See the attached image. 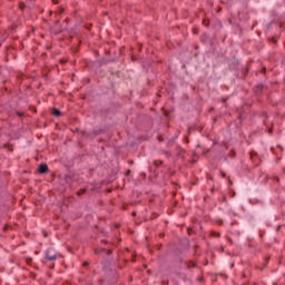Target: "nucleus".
<instances>
[{"mask_svg":"<svg viewBox=\"0 0 285 285\" xmlns=\"http://www.w3.org/2000/svg\"><path fill=\"white\" fill-rule=\"evenodd\" d=\"M38 173H40V175L48 173V165H46V164L40 165L38 167Z\"/></svg>","mask_w":285,"mask_h":285,"instance_id":"2","label":"nucleus"},{"mask_svg":"<svg viewBox=\"0 0 285 285\" xmlns=\"http://www.w3.org/2000/svg\"><path fill=\"white\" fill-rule=\"evenodd\" d=\"M46 257L49 262H55L57 257H59V254L53 248H48L46 252Z\"/></svg>","mask_w":285,"mask_h":285,"instance_id":"1","label":"nucleus"},{"mask_svg":"<svg viewBox=\"0 0 285 285\" xmlns=\"http://www.w3.org/2000/svg\"><path fill=\"white\" fill-rule=\"evenodd\" d=\"M215 237H219V234H214Z\"/></svg>","mask_w":285,"mask_h":285,"instance_id":"4","label":"nucleus"},{"mask_svg":"<svg viewBox=\"0 0 285 285\" xmlns=\"http://www.w3.org/2000/svg\"><path fill=\"white\" fill-rule=\"evenodd\" d=\"M52 115L53 117H59L61 115V111H59L58 109H53Z\"/></svg>","mask_w":285,"mask_h":285,"instance_id":"3","label":"nucleus"}]
</instances>
